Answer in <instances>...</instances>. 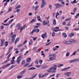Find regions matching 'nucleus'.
Listing matches in <instances>:
<instances>
[{
	"instance_id": "nucleus-1",
	"label": "nucleus",
	"mask_w": 79,
	"mask_h": 79,
	"mask_svg": "<svg viewBox=\"0 0 79 79\" xmlns=\"http://www.w3.org/2000/svg\"><path fill=\"white\" fill-rule=\"evenodd\" d=\"M57 66H58L56 65H54L53 66L51 67L47 70L48 73H51V72H52V71L53 69V71H56V67H57Z\"/></svg>"
},
{
	"instance_id": "nucleus-2",
	"label": "nucleus",
	"mask_w": 79,
	"mask_h": 79,
	"mask_svg": "<svg viewBox=\"0 0 79 79\" xmlns=\"http://www.w3.org/2000/svg\"><path fill=\"white\" fill-rule=\"evenodd\" d=\"M40 31V30H39V29L37 28L36 29H35L34 28L33 29L32 31L30 32V34H34V32H39Z\"/></svg>"
},
{
	"instance_id": "nucleus-3",
	"label": "nucleus",
	"mask_w": 79,
	"mask_h": 79,
	"mask_svg": "<svg viewBox=\"0 0 79 79\" xmlns=\"http://www.w3.org/2000/svg\"><path fill=\"white\" fill-rule=\"evenodd\" d=\"M54 5L56 6V8L57 9V8H61V7H63L64 6L63 5L59 4H54Z\"/></svg>"
},
{
	"instance_id": "nucleus-4",
	"label": "nucleus",
	"mask_w": 79,
	"mask_h": 79,
	"mask_svg": "<svg viewBox=\"0 0 79 79\" xmlns=\"http://www.w3.org/2000/svg\"><path fill=\"white\" fill-rule=\"evenodd\" d=\"M21 58H23L22 56H19L17 58V60L16 61V62L18 63V64L20 63V61L21 60Z\"/></svg>"
},
{
	"instance_id": "nucleus-5",
	"label": "nucleus",
	"mask_w": 79,
	"mask_h": 79,
	"mask_svg": "<svg viewBox=\"0 0 79 79\" xmlns=\"http://www.w3.org/2000/svg\"><path fill=\"white\" fill-rule=\"evenodd\" d=\"M42 3L41 4V8H44V6H45V5H47V3L45 2V0H42Z\"/></svg>"
},
{
	"instance_id": "nucleus-6",
	"label": "nucleus",
	"mask_w": 79,
	"mask_h": 79,
	"mask_svg": "<svg viewBox=\"0 0 79 79\" xmlns=\"http://www.w3.org/2000/svg\"><path fill=\"white\" fill-rule=\"evenodd\" d=\"M41 37H42L43 39L45 38H47V33L45 32L44 34L41 35Z\"/></svg>"
},
{
	"instance_id": "nucleus-7",
	"label": "nucleus",
	"mask_w": 79,
	"mask_h": 79,
	"mask_svg": "<svg viewBox=\"0 0 79 79\" xmlns=\"http://www.w3.org/2000/svg\"><path fill=\"white\" fill-rule=\"evenodd\" d=\"M71 72H67L65 73H64V75H65V76H67L68 77H69V75L71 74Z\"/></svg>"
},
{
	"instance_id": "nucleus-8",
	"label": "nucleus",
	"mask_w": 79,
	"mask_h": 79,
	"mask_svg": "<svg viewBox=\"0 0 79 79\" xmlns=\"http://www.w3.org/2000/svg\"><path fill=\"white\" fill-rule=\"evenodd\" d=\"M63 43L64 44H71L69 40V41H64L63 42Z\"/></svg>"
},
{
	"instance_id": "nucleus-9",
	"label": "nucleus",
	"mask_w": 79,
	"mask_h": 79,
	"mask_svg": "<svg viewBox=\"0 0 79 79\" xmlns=\"http://www.w3.org/2000/svg\"><path fill=\"white\" fill-rule=\"evenodd\" d=\"M69 40L70 44H72V42H77V40L73 39H71Z\"/></svg>"
},
{
	"instance_id": "nucleus-10",
	"label": "nucleus",
	"mask_w": 79,
	"mask_h": 79,
	"mask_svg": "<svg viewBox=\"0 0 79 79\" xmlns=\"http://www.w3.org/2000/svg\"><path fill=\"white\" fill-rule=\"evenodd\" d=\"M5 40H1V45L0 46V47H2V46H3V44H4V43L5 42Z\"/></svg>"
},
{
	"instance_id": "nucleus-11",
	"label": "nucleus",
	"mask_w": 79,
	"mask_h": 79,
	"mask_svg": "<svg viewBox=\"0 0 79 79\" xmlns=\"http://www.w3.org/2000/svg\"><path fill=\"white\" fill-rule=\"evenodd\" d=\"M16 27H17L18 29H19L21 28V25L20 23H18L16 25Z\"/></svg>"
},
{
	"instance_id": "nucleus-12",
	"label": "nucleus",
	"mask_w": 79,
	"mask_h": 79,
	"mask_svg": "<svg viewBox=\"0 0 79 79\" xmlns=\"http://www.w3.org/2000/svg\"><path fill=\"white\" fill-rule=\"evenodd\" d=\"M24 76V75H19L17 76V79H21V78H22V77H23Z\"/></svg>"
},
{
	"instance_id": "nucleus-13",
	"label": "nucleus",
	"mask_w": 79,
	"mask_h": 79,
	"mask_svg": "<svg viewBox=\"0 0 79 79\" xmlns=\"http://www.w3.org/2000/svg\"><path fill=\"white\" fill-rule=\"evenodd\" d=\"M70 69V67L65 68L64 69H63L61 70V71H66V70H68V69Z\"/></svg>"
},
{
	"instance_id": "nucleus-14",
	"label": "nucleus",
	"mask_w": 79,
	"mask_h": 79,
	"mask_svg": "<svg viewBox=\"0 0 79 79\" xmlns=\"http://www.w3.org/2000/svg\"><path fill=\"white\" fill-rule=\"evenodd\" d=\"M31 60V58L29 57L27 59V63H29V62H30V60Z\"/></svg>"
},
{
	"instance_id": "nucleus-15",
	"label": "nucleus",
	"mask_w": 79,
	"mask_h": 79,
	"mask_svg": "<svg viewBox=\"0 0 79 79\" xmlns=\"http://www.w3.org/2000/svg\"><path fill=\"white\" fill-rule=\"evenodd\" d=\"M74 32H72L69 35V36H70V37H73V36H74Z\"/></svg>"
},
{
	"instance_id": "nucleus-16",
	"label": "nucleus",
	"mask_w": 79,
	"mask_h": 79,
	"mask_svg": "<svg viewBox=\"0 0 79 79\" xmlns=\"http://www.w3.org/2000/svg\"><path fill=\"white\" fill-rule=\"evenodd\" d=\"M42 24L43 25H44V26H45L46 25H47V23L46 22L45 20H44Z\"/></svg>"
},
{
	"instance_id": "nucleus-17",
	"label": "nucleus",
	"mask_w": 79,
	"mask_h": 79,
	"mask_svg": "<svg viewBox=\"0 0 79 79\" xmlns=\"http://www.w3.org/2000/svg\"><path fill=\"white\" fill-rule=\"evenodd\" d=\"M19 40V38H17L16 39V40L15 42V44H17V42H18Z\"/></svg>"
},
{
	"instance_id": "nucleus-18",
	"label": "nucleus",
	"mask_w": 79,
	"mask_h": 79,
	"mask_svg": "<svg viewBox=\"0 0 79 79\" xmlns=\"http://www.w3.org/2000/svg\"><path fill=\"white\" fill-rule=\"evenodd\" d=\"M39 7V6H36L35 7V11H37V9H38Z\"/></svg>"
},
{
	"instance_id": "nucleus-19",
	"label": "nucleus",
	"mask_w": 79,
	"mask_h": 79,
	"mask_svg": "<svg viewBox=\"0 0 79 79\" xmlns=\"http://www.w3.org/2000/svg\"><path fill=\"white\" fill-rule=\"evenodd\" d=\"M26 69H24L20 73V74L22 75L23 74H24V73H26Z\"/></svg>"
},
{
	"instance_id": "nucleus-20",
	"label": "nucleus",
	"mask_w": 79,
	"mask_h": 79,
	"mask_svg": "<svg viewBox=\"0 0 79 79\" xmlns=\"http://www.w3.org/2000/svg\"><path fill=\"white\" fill-rule=\"evenodd\" d=\"M11 64H13L15 63V60H11L10 61Z\"/></svg>"
},
{
	"instance_id": "nucleus-21",
	"label": "nucleus",
	"mask_w": 79,
	"mask_h": 79,
	"mask_svg": "<svg viewBox=\"0 0 79 79\" xmlns=\"http://www.w3.org/2000/svg\"><path fill=\"white\" fill-rule=\"evenodd\" d=\"M37 75V74H35V75H33L31 77V79H33L34 78H35L36 76Z\"/></svg>"
},
{
	"instance_id": "nucleus-22",
	"label": "nucleus",
	"mask_w": 79,
	"mask_h": 79,
	"mask_svg": "<svg viewBox=\"0 0 79 79\" xmlns=\"http://www.w3.org/2000/svg\"><path fill=\"white\" fill-rule=\"evenodd\" d=\"M33 43V42H32V40H31L29 43V45H31Z\"/></svg>"
},
{
	"instance_id": "nucleus-23",
	"label": "nucleus",
	"mask_w": 79,
	"mask_h": 79,
	"mask_svg": "<svg viewBox=\"0 0 79 79\" xmlns=\"http://www.w3.org/2000/svg\"><path fill=\"white\" fill-rule=\"evenodd\" d=\"M11 10H12V7H9L8 8V11H9V12H10V11H11Z\"/></svg>"
},
{
	"instance_id": "nucleus-24",
	"label": "nucleus",
	"mask_w": 79,
	"mask_h": 79,
	"mask_svg": "<svg viewBox=\"0 0 79 79\" xmlns=\"http://www.w3.org/2000/svg\"><path fill=\"white\" fill-rule=\"evenodd\" d=\"M56 20H55V19H53V24H54V25H56Z\"/></svg>"
},
{
	"instance_id": "nucleus-25",
	"label": "nucleus",
	"mask_w": 79,
	"mask_h": 79,
	"mask_svg": "<svg viewBox=\"0 0 79 79\" xmlns=\"http://www.w3.org/2000/svg\"><path fill=\"white\" fill-rule=\"evenodd\" d=\"M36 69V68L35 67H31L30 68H29L28 70H32L33 69Z\"/></svg>"
},
{
	"instance_id": "nucleus-26",
	"label": "nucleus",
	"mask_w": 79,
	"mask_h": 79,
	"mask_svg": "<svg viewBox=\"0 0 79 79\" xmlns=\"http://www.w3.org/2000/svg\"><path fill=\"white\" fill-rule=\"evenodd\" d=\"M49 59L50 60H56V58L53 57H51L49 58Z\"/></svg>"
},
{
	"instance_id": "nucleus-27",
	"label": "nucleus",
	"mask_w": 79,
	"mask_h": 79,
	"mask_svg": "<svg viewBox=\"0 0 79 79\" xmlns=\"http://www.w3.org/2000/svg\"><path fill=\"white\" fill-rule=\"evenodd\" d=\"M21 6L20 5H19V6H18L16 8H15V10H16L17 9H19V8H21Z\"/></svg>"
},
{
	"instance_id": "nucleus-28",
	"label": "nucleus",
	"mask_w": 79,
	"mask_h": 79,
	"mask_svg": "<svg viewBox=\"0 0 79 79\" xmlns=\"http://www.w3.org/2000/svg\"><path fill=\"white\" fill-rule=\"evenodd\" d=\"M75 62H78L79 61V59H74Z\"/></svg>"
},
{
	"instance_id": "nucleus-29",
	"label": "nucleus",
	"mask_w": 79,
	"mask_h": 79,
	"mask_svg": "<svg viewBox=\"0 0 79 79\" xmlns=\"http://www.w3.org/2000/svg\"><path fill=\"white\" fill-rule=\"evenodd\" d=\"M76 0H74L73 1L71 2V3L72 4H74V3H76Z\"/></svg>"
},
{
	"instance_id": "nucleus-30",
	"label": "nucleus",
	"mask_w": 79,
	"mask_h": 79,
	"mask_svg": "<svg viewBox=\"0 0 79 79\" xmlns=\"http://www.w3.org/2000/svg\"><path fill=\"white\" fill-rule=\"evenodd\" d=\"M63 35L64 37H67V35H66V34L64 33H63Z\"/></svg>"
},
{
	"instance_id": "nucleus-31",
	"label": "nucleus",
	"mask_w": 79,
	"mask_h": 79,
	"mask_svg": "<svg viewBox=\"0 0 79 79\" xmlns=\"http://www.w3.org/2000/svg\"><path fill=\"white\" fill-rule=\"evenodd\" d=\"M11 56V54H10L7 57V60L8 61H10V56Z\"/></svg>"
},
{
	"instance_id": "nucleus-32",
	"label": "nucleus",
	"mask_w": 79,
	"mask_h": 79,
	"mask_svg": "<svg viewBox=\"0 0 79 79\" xmlns=\"http://www.w3.org/2000/svg\"><path fill=\"white\" fill-rule=\"evenodd\" d=\"M36 21V19H32V20L31 21V23H33V22H35Z\"/></svg>"
},
{
	"instance_id": "nucleus-33",
	"label": "nucleus",
	"mask_w": 79,
	"mask_h": 79,
	"mask_svg": "<svg viewBox=\"0 0 79 79\" xmlns=\"http://www.w3.org/2000/svg\"><path fill=\"white\" fill-rule=\"evenodd\" d=\"M8 44V43L7 41H6L5 43V45L6 47H7Z\"/></svg>"
},
{
	"instance_id": "nucleus-34",
	"label": "nucleus",
	"mask_w": 79,
	"mask_h": 79,
	"mask_svg": "<svg viewBox=\"0 0 79 79\" xmlns=\"http://www.w3.org/2000/svg\"><path fill=\"white\" fill-rule=\"evenodd\" d=\"M13 32H11L10 33V35H9V38L11 37V36H12V35H13Z\"/></svg>"
},
{
	"instance_id": "nucleus-35",
	"label": "nucleus",
	"mask_w": 79,
	"mask_h": 79,
	"mask_svg": "<svg viewBox=\"0 0 79 79\" xmlns=\"http://www.w3.org/2000/svg\"><path fill=\"white\" fill-rule=\"evenodd\" d=\"M69 52H68L66 54V56H69Z\"/></svg>"
},
{
	"instance_id": "nucleus-36",
	"label": "nucleus",
	"mask_w": 79,
	"mask_h": 79,
	"mask_svg": "<svg viewBox=\"0 0 79 79\" xmlns=\"http://www.w3.org/2000/svg\"><path fill=\"white\" fill-rule=\"evenodd\" d=\"M42 73H40L39 75V77L40 78H42Z\"/></svg>"
},
{
	"instance_id": "nucleus-37",
	"label": "nucleus",
	"mask_w": 79,
	"mask_h": 79,
	"mask_svg": "<svg viewBox=\"0 0 79 79\" xmlns=\"http://www.w3.org/2000/svg\"><path fill=\"white\" fill-rule=\"evenodd\" d=\"M76 53H77V51H74V52H73V53L72 55H76Z\"/></svg>"
},
{
	"instance_id": "nucleus-38",
	"label": "nucleus",
	"mask_w": 79,
	"mask_h": 79,
	"mask_svg": "<svg viewBox=\"0 0 79 79\" xmlns=\"http://www.w3.org/2000/svg\"><path fill=\"white\" fill-rule=\"evenodd\" d=\"M29 64L27 63L25 64L24 65V67H26V66H28Z\"/></svg>"
},
{
	"instance_id": "nucleus-39",
	"label": "nucleus",
	"mask_w": 79,
	"mask_h": 79,
	"mask_svg": "<svg viewBox=\"0 0 79 79\" xmlns=\"http://www.w3.org/2000/svg\"><path fill=\"white\" fill-rule=\"evenodd\" d=\"M22 64H25V61L24 60H22Z\"/></svg>"
},
{
	"instance_id": "nucleus-40",
	"label": "nucleus",
	"mask_w": 79,
	"mask_h": 79,
	"mask_svg": "<svg viewBox=\"0 0 79 79\" xmlns=\"http://www.w3.org/2000/svg\"><path fill=\"white\" fill-rule=\"evenodd\" d=\"M23 46V44H19V45L17 47L18 48H19L21 47H22Z\"/></svg>"
},
{
	"instance_id": "nucleus-41",
	"label": "nucleus",
	"mask_w": 79,
	"mask_h": 79,
	"mask_svg": "<svg viewBox=\"0 0 79 79\" xmlns=\"http://www.w3.org/2000/svg\"><path fill=\"white\" fill-rule=\"evenodd\" d=\"M79 16V13L77 14L76 16H75V18H77V17Z\"/></svg>"
},
{
	"instance_id": "nucleus-42",
	"label": "nucleus",
	"mask_w": 79,
	"mask_h": 79,
	"mask_svg": "<svg viewBox=\"0 0 79 79\" xmlns=\"http://www.w3.org/2000/svg\"><path fill=\"white\" fill-rule=\"evenodd\" d=\"M63 66V64H59L58 65V67H62Z\"/></svg>"
},
{
	"instance_id": "nucleus-43",
	"label": "nucleus",
	"mask_w": 79,
	"mask_h": 79,
	"mask_svg": "<svg viewBox=\"0 0 79 79\" xmlns=\"http://www.w3.org/2000/svg\"><path fill=\"white\" fill-rule=\"evenodd\" d=\"M25 49V48H23L22 49H21L20 50V52H23V51H24V49Z\"/></svg>"
},
{
	"instance_id": "nucleus-44",
	"label": "nucleus",
	"mask_w": 79,
	"mask_h": 79,
	"mask_svg": "<svg viewBox=\"0 0 79 79\" xmlns=\"http://www.w3.org/2000/svg\"><path fill=\"white\" fill-rule=\"evenodd\" d=\"M55 32H53L52 34V37H54L55 36Z\"/></svg>"
},
{
	"instance_id": "nucleus-45",
	"label": "nucleus",
	"mask_w": 79,
	"mask_h": 79,
	"mask_svg": "<svg viewBox=\"0 0 79 79\" xmlns=\"http://www.w3.org/2000/svg\"><path fill=\"white\" fill-rule=\"evenodd\" d=\"M14 19H13L9 22V24H11V23L13 21Z\"/></svg>"
},
{
	"instance_id": "nucleus-46",
	"label": "nucleus",
	"mask_w": 79,
	"mask_h": 79,
	"mask_svg": "<svg viewBox=\"0 0 79 79\" xmlns=\"http://www.w3.org/2000/svg\"><path fill=\"white\" fill-rule=\"evenodd\" d=\"M12 48H13V47H10L9 48V51H11V50H12Z\"/></svg>"
},
{
	"instance_id": "nucleus-47",
	"label": "nucleus",
	"mask_w": 79,
	"mask_h": 79,
	"mask_svg": "<svg viewBox=\"0 0 79 79\" xmlns=\"http://www.w3.org/2000/svg\"><path fill=\"white\" fill-rule=\"evenodd\" d=\"M42 60H39V63H40V64H42Z\"/></svg>"
},
{
	"instance_id": "nucleus-48",
	"label": "nucleus",
	"mask_w": 79,
	"mask_h": 79,
	"mask_svg": "<svg viewBox=\"0 0 79 79\" xmlns=\"http://www.w3.org/2000/svg\"><path fill=\"white\" fill-rule=\"evenodd\" d=\"M12 42H13L14 41H15V38H12Z\"/></svg>"
},
{
	"instance_id": "nucleus-49",
	"label": "nucleus",
	"mask_w": 79,
	"mask_h": 79,
	"mask_svg": "<svg viewBox=\"0 0 79 79\" xmlns=\"http://www.w3.org/2000/svg\"><path fill=\"white\" fill-rule=\"evenodd\" d=\"M16 10H16V12H17V13H18V12H19V11H20V9H16Z\"/></svg>"
},
{
	"instance_id": "nucleus-50",
	"label": "nucleus",
	"mask_w": 79,
	"mask_h": 79,
	"mask_svg": "<svg viewBox=\"0 0 79 79\" xmlns=\"http://www.w3.org/2000/svg\"><path fill=\"white\" fill-rule=\"evenodd\" d=\"M43 67V68L45 69V68H48V66H47V65H45V66H44Z\"/></svg>"
},
{
	"instance_id": "nucleus-51",
	"label": "nucleus",
	"mask_w": 79,
	"mask_h": 79,
	"mask_svg": "<svg viewBox=\"0 0 79 79\" xmlns=\"http://www.w3.org/2000/svg\"><path fill=\"white\" fill-rule=\"evenodd\" d=\"M3 28H4V26H3V25H1V29H3Z\"/></svg>"
},
{
	"instance_id": "nucleus-52",
	"label": "nucleus",
	"mask_w": 79,
	"mask_h": 79,
	"mask_svg": "<svg viewBox=\"0 0 79 79\" xmlns=\"http://www.w3.org/2000/svg\"><path fill=\"white\" fill-rule=\"evenodd\" d=\"M52 56H53L54 58L56 57V54H53Z\"/></svg>"
},
{
	"instance_id": "nucleus-53",
	"label": "nucleus",
	"mask_w": 79,
	"mask_h": 79,
	"mask_svg": "<svg viewBox=\"0 0 79 79\" xmlns=\"http://www.w3.org/2000/svg\"><path fill=\"white\" fill-rule=\"evenodd\" d=\"M36 25L37 26H40V23H36Z\"/></svg>"
},
{
	"instance_id": "nucleus-54",
	"label": "nucleus",
	"mask_w": 79,
	"mask_h": 79,
	"mask_svg": "<svg viewBox=\"0 0 79 79\" xmlns=\"http://www.w3.org/2000/svg\"><path fill=\"white\" fill-rule=\"evenodd\" d=\"M58 50V48H53V51H55V50Z\"/></svg>"
},
{
	"instance_id": "nucleus-55",
	"label": "nucleus",
	"mask_w": 79,
	"mask_h": 79,
	"mask_svg": "<svg viewBox=\"0 0 79 79\" xmlns=\"http://www.w3.org/2000/svg\"><path fill=\"white\" fill-rule=\"evenodd\" d=\"M66 23V21H64L62 23V24L63 25H65V24Z\"/></svg>"
},
{
	"instance_id": "nucleus-56",
	"label": "nucleus",
	"mask_w": 79,
	"mask_h": 79,
	"mask_svg": "<svg viewBox=\"0 0 79 79\" xmlns=\"http://www.w3.org/2000/svg\"><path fill=\"white\" fill-rule=\"evenodd\" d=\"M28 15L29 16H32V13L31 12H30L28 14Z\"/></svg>"
},
{
	"instance_id": "nucleus-57",
	"label": "nucleus",
	"mask_w": 79,
	"mask_h": 79,
	"mask_svg": "<svg viewBox=\"0 0 79 79\" xmlns=\"http://www.w3.org/2000/svg\"><path fill=\"white\" fill-rule=\"evenodd\" d=\"M77 8H75L73 10L74 12H76V10H77Z\"/></svg>"
},
{
	"instance_id": "nucleus-58",
	"label": "nucleus",
	"mask_w": 79,
	"mask_h": 79,
	"mask_svg": "<svg viewBox=\"0 0 79 79\" xmlns=\"http://www.w3.org/2000/svg\"><path fill=\"white\" fill-rule=\"evenodd\" d=\"M6 67V65H5L2 67V68H3V69H5Z\"/></svg>"
},
{
	"instance_id": "nucleus-59",
	"label": "nucleus",
	"mask_w": 79,
	"mask_h": 79,
	"mask_svg": "<svg viewBox=\"0 0 79 79\" xmlns=\"http://www.w3.org/2000/svg\"><path fill=\"white\" fill-rule=\"evenodd\" d=\"M40 65H36V67L37 68H39V67H40Z\"/></svg>"
},
{
	"instance_id": "nucleus-60",
	"label": "nucleus",
	"mask_w": 79,
	"mask_h": 79,
	"mask_svg": "<svg viewBox=\"0 0 79 79\" xmlns=\"http://www.w3.org/2000/svg\"><path fill=\"white\" fill-rule=\"evenodd\" d=\"M68 27H65V30H67V31H68Z\"/></svg>"
},
{
	"instance_id": "nucleus-61",
	"label": "nucleus",
	"mask_w": 79,
	"mask_h": 79,
	"mask_svg": "<svg viewBox=\"0 0 79 79\" xmlns=\"http://www.w3.org/2000/svg\"><path fill=\"white\" fill-rule=\"evenodd\" d=\"M41 55H43L44 56V57L45 56V54H44V53H42L41 54Z\"/></svg>"
},
{
	"instance_id": "nucleus-62",
	"label": "nucleus",
	"mask_w": 79,
	"mask_h": 79,
	"mask_svg": "<svg viewBox=\"0 0 79 79\" xmlns=\"http://www.w3.org/2000/svg\"><path fill=\"white\" fill-rule=\"evenodd\" d=\"M49 7L50 9V10H52V5H49Z\"/></svg>"
},
{
	"instance_id": "nucleus-63",
	"label": "nucleus",
	"mask_w": 79,
	"mask_h": 79,
	"mask_svg": "<svg viewBox=\"0 0 79 79\" xmlns=\"http://www.w3.org/2000/svg\"><path fill=\"white\" fill-rule=\"evenodd\" d=\"M3 56H4V54H2L1 56L0 57V58H3Z\"/></svg>"
},
{
	"instance_id": "nucleus-64",
	"label": "nucleus",
	"mask_w": 79,
	"mask_h": 79,
	"mask_svg": "<svg viewBox=\"0 0 79 79\" xmlns=\"http://www.w3.org/2000/svg\"><path fill=\"white\" fill-rule=\"evenodd\" d=\"M15 37H16V35H12V38H15Z\"/></svg>"
}]
</instances>
